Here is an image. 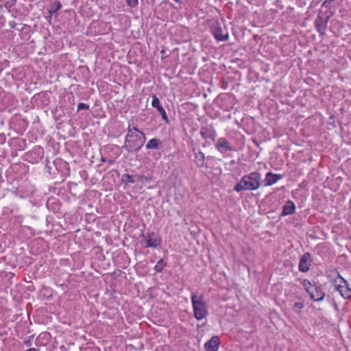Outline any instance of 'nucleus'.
<instances>
[{
    "label": "nucleus",
    "mask_w": 351,
    "mask_h": 351,
    "mask_svg": "<svg viewBox=\"0 0 351 351\" xmlns=\"http://www.w3.org/2000/svg\"><path fill=\"white\" fill-rule=\"evenodd\" d=\"M145 141V134L143 132L140 131L136 127L129 125L122 148L128 152H137L143 146Z\"/></svg>",
    "instance_id": "f257e3e1"
},
{
    "label": "nucleus",
    "mask_w": 351,
    "mask_h": 351,
    "mask_svg": "<svg viewBox=\"0 0 351 351\" xmlns=\"http://www.w3.org/2000/svg\"><path fill=\"white\" fill-rule=\"evenodd\" d=\"M261 185V174L258 171H252L242 177L240 181L234 186V190L237 192L242 191H254Z\"/></svg>",
    "instance_id": "f03ea898"
},
{
    "label": "nucleus",
    "mask_w": 351,
    "mask_h": 351,
    "mask_svg": "<svg viewBox=\"0 0 351 351\" xmlns=\"http://www.w3.org/2000/svg\"><path fill=\"white\" fill-rule=\"evenodd\" d=\"M191 302L194 317L197 320H202L208 315V307L203 295H197L193 293Z\"/></svg>",
    "instance_id": "7ed1b4c3"
},
{
    "label": "nucleus",
    "mask_w": 351,
    "mask_h": 351,
    "mask_svg": "<svg viewBox=\"0 0 351 351\" xmlns=\"http://www.w3.org/2000/svg\"><path fill=\"white\" fill-rule=\"evenodd\" d=\"M333 15L334 12L330 10L326 11L319 10L314 21V26L320 36H323L326 34L328 21Z\"/></svg>",
    "instance_id": "20e7f679"
},
{
    "label": "nucleus",
    "mask_w": 351,
    "mask_h": 351,
    "mask_svg": "<svg viewBox=\"0 0 351 351\" xmlns=\"http://www.w3.org/2000/svg\"><path fill=\"white\" fill-rule=\"evenodd\" d=\"M302 285L311 300L316 302H320L324 300L325 293L315 282L313 284L308 280L304 279L302 282Z\"/></svg>",
    "instance_id": "39448f33"
},
{
    "label": "nucleus",
    "mask_w": 351,
    "mask_h": 351,
    "mask_svg": "<svg viewBox=\"0 0 351 351\" xmlns=\"http://www.w3.org/2000/svg\"><path fill=\"white\" fill-rule=\"evenodd\" d=\"M212 33L217 41H226L229 38L227 30L219 25L218 23L211 27Z\"/></svg>",
    "instance_id": "423d86ee"
},
{
    "label": "nucleus",
    "mask_w": 351,
    "mask_h": 351,
    "mask_svg": "<svg viewBox=\"0 0 351 351\" xmlns=\"http://www.w3.org/2000/svg\"><path fill=\"white\" fill-rule=\"evenodd\" d=\"M200 135L204 139H211L215 141L217 137V132L212 125L202 126Z\"/></svg>",
    "instance_id": "0eeeda50"
},
{
    "label": "nucleus",
    "mask_w": 351,
    "mask_h": 351,
    "mask_svg": "<svg viewBox=\"0 0 351 351\" xmlns=\"http://www.w3.org/2000/svg\"><path fill=\"white\" fill-rule=\"evenodd\" d=\"M312 262L311 254L309 252L304 253L300 258L298 265L299 270L302 272H307L311 267Z\"/></svg>",
    "instance_id": "6e6552de"
},
{
    "label": "nucleus",
    "mask_w": 351,
    "mask_h": 351,
    "mask_svg": "<svg viewBox=\"0 0 351 351\" xmlns=\"http://www.w3.org/2000/svg\"><path fill=\"white\" fill-rule=\"evenodd\" d=\"M342 282L344 285H336L335 289L339 292L340 295L344 299H350L351 298V288L350 287L349 283L344 278H342Z\"/></svg>",
    "instance_id": "1a4fd4ad"
},
{
    "label": "nucleus",
    "mask_w": 351,
    "mask_h": 351,
    "mask_svg": "<svg viewBox=\"0 0 351 351\" xmlns=\"http://www.w3.org/2000/svg\"><path fill=\"white\" fill-rule=\"evenodd\" d=\"M216 149L221 154H224L227 152L232 151L233 148L226 138H219L215 145Z\"/></svg>",
    "instance_id": "9d476101"
},
{
    "label": "nucleus",
    "mask_w": 351,
    "mask_h": 351,
    "mask_svg": "<svg viewBox=\"0 0 351 351\" xmlns=\"http://www.w3.org/2000/svg\"><path fill=\"white\" fill-rule=\"evenodd\" d=\"M284 178L282 174L274 173L271 171L267 172L264 179V186H268L276 183L278 180Z\"/></svg>",
    "instance_id": "9b49d317"
},
{
    "label": "nucleus",
    "mask_w": 351,
    "mask_h": 351,
    "mask_svg": "<svg viewBox=\"0 0 351 351\" xmlns=\"http://www.w3.org/2000/svg\"><path fill=\"white\" fill-rule=\"evenodd\" d=\"M193 152L195 155L194 162L197 167H208V166L205 164V155L204 154L200 151L199 149L193 148Z\"/></svg>",
    "instance_id": "f8f14e48"
},
{
    "label": "nucleus",
    "mask_w": 351,
    "mask_h": 351,
    "mask_svg": "<svg viewBox=\"0 0 351 351\" xmlns=\"http://www.w3.org/2000/svg\"><path fill=\"white\" fill-rule=\"evenodd\" d=\"M152 106L158 110L159 113L162 116V119L165 121H166L167 123H168L169 119H168L167 115L166 114L165 110L161 106L160 100L156 95H152Z\"/></svg>",
    "instance_id": "ddd939ff"
},
{
    "label": "nucleus",
    "mask_w": 351,
    "mask_h": 351,
    "mask_svg": "<svg viewBox=\"0 0 351 351\" xmlns=\"http://www.w3.org/2000/svg\"><path fill=\"white\" fill-rule=\"evenodd\" d=\"M219 347V339L217 336H213L204 344L206 351H217Z\"/></svg>",
    "instance_id": "4468645a"
},
{
    "label": "nucleus",
    "mask_w": 351,
    "mask_h": 351,
    "mask_svg": "<svg viewBox=\"0 0 351 351\" xmlns=\"http://www.w3.org/2000/svg\"><path fill=\"white\" fill-rule=\"evenodd\" d=\"M295 212V206L293 201L288 200L282 206L281 216H287L293 214Z\"/></svg>",
    "instance_id": "2eb2a0df"
},
{
    "label": "nucleus",
    "mask_w": 351,
    "mask_h": 351,
    "mask_svg": "<svg viewBox=\"0 0 351 351\" xmlns=\"http://www.w3.org/2000/svg\"><path fill=\"white\" fill-rule=\"evenodd\" d=\"M155 235L154 232L149 233L147 236V239H146V247H156L159 245L160 240L157 238H153Z\"/></svg>",
    "instance_id": "dca6fc26"
},
{
    "label": "nucleus",
    "mask_w": 351,
    "mask_h": 351,
    "mask_svg": "<svg viewBox=\"0 0 351 351\" xmlns=\"http://www.w3.org/2000/svg\"><path fill=\"white\" fill-rule=\"evenodd\" d=\"M136 176V175L132 176L128 173H124L121 176V181L125 184V185L134 184L137 181Z\"/></svg>",
    "instance_id": "f3484780"
},
{
    "label": "nucleus",
    "mask_w": 351,
    "mask_h": 351,
    "mask_svg": "<svg viewBox=\"0 0 351 351\" xmlns=\"http://www.w3.org/2000/svg\"><path fill=\"white\" fill-rule=\"evenodd\" d=\"M161 143H162L160 139L154 138L147 142L146 148L147 149H159V146L161 145Z\"/></svg>",
    "instance_id": "a211bd4d"
},
{
    "label": "nucleus",
    "mask_w": 351,
    "mask_h": 351,
    "mask_svg": "<svg viewBox=\"0 0 351 351\" xmlns=\"http://www.w3.org/2000/svg\"><path fill=\"white\" fill-rule=\"evenodd\" d=\"M62 8V4L60 1H56L52 5L50 9L48 10V14H53L58 12Z\"/></svg>",
    "instance_id": "6ab92c4d"
},
{
    "label": "nucleus",
    "mask_w": 351,
    "mask_h": 351,
    "mask_svg": "<svg viewBox=\"0 0 351 351\" xmlns=\"http://www.w3.org/2000/svg\"><path fill=\"white\" fill-rule=\"evenodd\" d=\"M167 265V263L162 259H160L154 267V269L156 272H161L164 267Z\"/></svg>",
    "instance_id": "aec40b11"
},
{
    "label": "nucleus",
    "mask_w": 351,
    "mask_h": 351,
    "mask_svg": "<svg viewBox=\"0 0 351 351\" xmlns=\"http://www.w3.org/2000/svg\"><path fill=\"white\" fill-rule=\"evenodd\" d=\"M304 306V304L303 302H297L293 305L292 310L295 313H300L301 312V309H302Z\"/></svg>",
    "instance_id": "412c9836"
},
{
    "label": "nucleus",
    "mask_w": 351,
    "mask_h": 351,
    "mask_svg": "<svg viewBox=\"0 0 351 351\" xmlns=\"http://www.w3.org/2000/svg\"><path fill=\"white\" fill-rule=\"evenodd\" d=\"M136 180L137 181L141 182L143 184L152 181V177H147L143 175H136Z\"/></svg>",
    "instance_id": "4be33fe9"
},
{
    "label": "nucleus",
    "mask_w": 351,
    "mask_h": 351,
    "mask_svg": "<svg viewBox=\"0 0 351 351\" xmlns=\"http://www.w3.org/2000/svg\"><path fill=\"white\" fill-rule=\"evenodd\" d=\"M40 152L43 154V149L41 147H38L37 148H35L31 152H29L28 156H31L32 154H38V158H41L42 156H40Z\"/></svg>",
    "instance_id": "5701e85b"
},
{
    "label": "nucleus",
    "mask_w": 351,
    "mask_h": 351,
    "mask_svg": "<svg viewBox=\"0 0 351 351\" xmlns=\"http://www.w3.org/2000/svg\"><path fill=\"white\" fill-rule=\"evenodd\" d=\"M34 335H32L29 337H27L23 341V343L27 346L30 347L32 345V341L34 339Z\"/></svg>",
    "instance_id": "b1692460"
},
{
    "label": "nucleus",
    "mask_w": 351,
    "mask_h": 351,
    "mask_svg": "<svg viewBox=\"0 0 351 351\" xmlns=\"http://www.w3.org/2000/svg\"><path fill=\"white\" fill-rule=\"evenodd\" d=\"M125 1H126L127 5L132 8H136L138 4V0H125Z\"/></svg>",
    "instance_id": "393cba45"
},
{
    "label": "nucleus",
    "mask_w": 351,
    "mask_h": 351,
    "mask_svg": "<svg viewBox=\"0 0 351 351\" xmlns=\"http://www.w3.org/2000/svg\"><path fill=\"white\" fill-rule=\"evenodd\" d=\"M16 0H8L5 3V8L8 9L9 11L11 8H12L16 4Z\"/></svg>",
    "instance_id": "a878e982"
},
{
    "label": "nucleus",
    "mask_w": 351,
    "mask_h": 351,
    "mask_svg": "<svg viewBox=\"0 0 351 351\" xmlns=\"http://www.w3.org/2000/svg\"><path fill=\"white\" fill-rule=\"evenodd\" d=\"M89 109V105L86 104L85 103H80L77 105V111H80L81 110H88Z\"/></svg>",
    "instance_id": "bb28decb"
},
{
    "label": "nucleus",
    "mask_w": 351,
    "mask_h": 351,
    "mask_svg": "<svg viewBox=\"0 0 351 351\" xmlns=\"http://www.w3.org/2000/svg\"><path fill=\"white\" fill-rule=\"evenodd\" d=\"M335 0H325L323 3L322 4V8H327L328 10H329V5L330 3H331L332 2L335 1Z\"/></svg>",
    "instance_id": "cd10ccee"
},
{
    "label": "nucleus",
    "mask_w": 351,
    "mask_h": 351,
    "mask_svg": "<svg viewBox=\"0 0 351 351\" xmlns=\"http://www.w3.org/2000/svg\"><path fill=\"white\" fill-rule=\"evenodd\" d=\"M51 18H52V15H51V14H49V15L46 16V19H47V20L49 22H50V21H51Z\"/></svg>",
    "instance_id": "c85d7f7f"
},
{
    "label": "nucleus",
    "mask_w": 351,
    "mask_h": 351,
    "mask_svg": "<svg viewBox=\"0 0 351 351\" xmlns=\"http://www.w3.org/2000/svg\"><path fill=\"white\" fill-rule=\"evenodd\" d=\"M25 351H38V349H36L35 348H31L27 349Z\"/></svg>",
    "instance_id": "c756f323"
},
{
    "label": "nucleus",
    "mask_w": 351,
    "mask_h": 351,
    "mask_svg": "<svg viewBox=\"0 0 351 351\" xmlns=\"http://www.w3.org/2000/svg\"><path fill=\"white\" fill-rule=\"evenodd\" d=\"M108 162L109 165H112V164H114L115 162V160H112V159L108 160Z\"/></svg>",
    "instance_id": "7c9ffc66"
},
{
    "label": "nucleus",
    "mask_w": 351,
    "mask_h": 351,
    "mask_svg": "<svg viewBox=\"0 0 351 351\" xmlns=\"http://www.w3.org/2000/svg\"><path fill=\"white\" fill-rule=\"evenodd\" d=\"M100 161L102 162H107V160L106 159L105 157L102 156L100 158Z\"/></svg>",
    "instance_id": "2f4dec72"
},
{
    "label": "nucleus",
    "mask_w": 351,
    "mask_h": 351,
    "mask_svg": "<svg viewBox=\"0 0 351 351\" xmlns=\"http://www.w3.org/2000/svg\"><path fill=\"white\" fill-rule=\"evenodd\" d=\"M337 277L341 279V280L342 281V278H343L339 274V271H337Z\"/></svg>",
    "instance_id": "473e14b6"
},
{
    "label": "nucleus",
    "mask_w": 351,
    "mask_h": 351,
    "mask_svg": "<svg viewBox=\"0 0 351 351\" xmlns=\"http://www.w3.org/2000/svg\"><path fill=\"white\" fill-rule=\"evenodd\" d=\"M173 1L177 2V3H179V2H180L181 0H173Z\"/></svg>",
    "instance_id": "72a5a7b5"
},
{
    "label": "nucleus",
    "mask_w": 351,
    "mask_h": 351,
    "mask_svg": "<svg viewBox=\"0 0 351 351\" xmlns=\"http://www.w3.org/2000/svg\"><path fill=\"white\" fill-rule=\"evenodd\" d=\"M160 52L165 53V50L162 49Z\"/></svg>",
    "instance_id": "f704fd0d"
},
{
    "label": "nucleus",
    "mask_w": 351,
    "mask_h": 351,
    "mask_svg": "<svg viewBox=\"0 0 351 351\" xmlns=\"http://www.w3.org/2000/svg\"><path fill=\"white\" fill-rule=\"evenodd\" d=\"M0 138H3V136H1Z\"/></svg>",
    "instance_id": "c9c22d12"
}]
</instances>
